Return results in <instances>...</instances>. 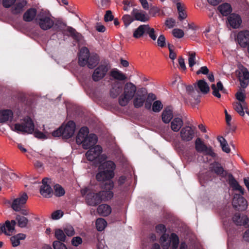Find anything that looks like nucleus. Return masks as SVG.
<instances>
[{"label": "nucleus", "mask_w": 249, "mask_h": 249, "mask_svg": "<svg viewBox=\"0 0 249 249\" xmlns=\"http://www.w3.org/2000/svg\"><path fill=\"white\" fill-rule=\"evenodd\" d=\"M243 220H244L243 225L249 227V216L248 217L247 215H244Z\"/></svg>", "instance_id": "obj_64"}, {"label": "nucleus", "mask_w": 249, "mask_h": 249, "mask_svg": "<svg viewBox=\"0 0 249 249\" xmlns=\"http://www.w3.org/2000/svg\"><path fill=\"white\" fill-rule=\"evenodd\" d=\"M183 125V121L180 118H174L171 123V128L174 132H178L179 130Z\"/></svg>", "instance_id": "obj_31"}, {"label": "nucleus", "mask_w": 249, "mask_h": 249, "mask_svg": "<svg viewBox=\"0 0 249 249\" xmlns=\"http://www.w3.org/2000/svg\"><path fill=\"white\" fill-rule=\"evenodd\" d=\"M89 135V129L87 127H82L76 137V142L78 144H82Z\"/></svg>", "instance_id": "obj_24"}, {"label": "nucleus", "mask_w": 249, "mask_h": 249, "mask_svg": "<svg viewBox=\"0 0 249 249\" xmlns=\"http://www.w3.org/2000/svg\"><path fill=\"white\" fill-rule=\"evenodd\" d=\"M178 18L180 20H183L187 17V15L184 11V7L181 3H178Z\"/></svg>", "instance_id": "obj_45"}, {"label": "nucleus", "mask_w": 249, "mask_h": 249, "mask_svg": "<svg viewBox=\"0 0 249 249\" xmlns=\"http://www.w3.org/2000/svg\"><path fill=\"white\" fill-rule=\"evenodd\" d=\"M97 212L101 216H107L111 213V209L107 204H102L98 207Z\"/></svg>", "instance_id": "obj_30"}, {"label": "nucleus", "mask_w": 249, "mask_h": 249, "mask_svg": "<svg viewBox=\"0 0 249 249\" xmlns=\"http://www.w3.org/2000/svg\"><path fill=\"white\" fill-rule=\"evenodd\" d=\"M54 249H67L65 245L59 241H55L53 243Z\"/></svg>", "instance_id": "obj_51"}, {"label": "nucleus", "mask_w": 249, "mask_h": 249, "mask_svg": "<svg viewBox=\"0 0 249 249\" xmlns=\"http://www.w3.org/2000/svg\"><path fill=\"white\" fill-rule=\"evenodd\" d=\"M52 136L54 137H63V130L61 126L58 129L52 132Z\"/></svg>", "instance_id": "obj_56"}, {"label": "nucleus", "mask_w": 249, "mask_h": 249, "mask_svg": "<svg viewBox=\"0 0 249 249\" xmlns=\"http://www.w3.org/2000/svg\"><path fill=\"white\" fill-rule=\"evenodd\" d=\"M102 148L99 145L90 148L86 153L88 160L92 161L96 164L101 163L107 159L105 154H102Z\"/></svg>", "instance_id": "obj_6"}, {"label": "nucleus", "mask_w": 249, "mask_h": 249, "mask_svg": "<svg viewBox=\"0 0 249 249\" xmlns=\"http://www.w3.org/2000/svg\"><path fill=\"white\" fill-rule=\"evenodd\" d=\"M242 20L240 15L236 14H231L227 18V23L233 29L240 27Z\"/></svg>", "instance_id": "obj_17"}, {"label": "nucleus", "mask_w": 249, "mask_h": 249, "mask_svg": "<svg viewBox=\"0 0 249 249\" xmlns=\"http://www.w3.org/2000/svg\"><path fill=\"white\" fill-rule=\"evenodd\" d=\"M36 15V10L34 8H31L24 13L23 19L26 21H31L35 18Z\"/></svg>", "instance_id": "obj_32"}, {"label": "nucleus", "mask_w": 249, "mask_h": 249, "mask_svg": "<svg viewBox=\"0 0 249 249\" xmlns=\"http://www.w3.org/2000/svg\"><path fill=\"white\" fill-rule=\"evenodd\" d=\"M16 220L18 221V225L21 228L25 227L28 222V220L27 218L20 215H18L16 217Z\"/></svg>", "instance_id": "obj_43"}, {"label": "nucleus", "mask_w": 249, "mask_h": 249, "mask_svg": "<svg viewBox=\"0 0 249 249\" xmlns=\"http://www.w3.org/2000/svg\"><path fill=\"white\" fill-rule=\"evenodd\" d=\"M235 39L241 47H247L249 43V31L243 30L239 32L236 35Z\"/></svg>", "instance_id": "obj_15"}, {"label": "nucleus", "mask_w": 249, "mask_h": 249, "mask_svg": "<svg viewBox=\"0 0 249 249\" xmlns=\"http://www.w3.org/2000/svg\"><path fill=\"white\" fill-rule=\"evenodd\" d=\"M122 20L124 24L125 27L127 26L133 21V19L130 15H125L122 18Z\"/></svg>", "instance_id": "obj_50"}, {"label": "nucleus", "mask_w": 249, "mask_h": 249, "mask_svg": "<svg viewBox=\"0 0 249 249\" xmlns=\"http://www.w3.org/2000/svg\"><path fill=\"white\" fill-rule=\"evenodd\" d=\"M36 20L40 27L43 30L51 28L54 24L51 14L47 11H41L37 16Z\"/></svg>", "instance_id": "obj_9"}, {"label": "nucleus", "mask_w": 249, "mask_h": 249, "mask_svg": "<svg viewBox=\"0 0 249 249\" xmlns=\"http://www.w3.org/2000/svg\"><path fill=\"white\" fill-rule=\"evenodd\" d=\"M146 33L153 40H156L157 36L156 31L153 28H151L148 24H146Z\"/></svg>", "instance_id": "obj_40"}, {"label": "nucleus", "mask_w": 249, "mask_h": 249, "mask_svg": "<svg viewBox=\"0 0 249 249\" xmlns=\"http://www.w3.org/2000/svg\"><path fill=\"white\" fill-rule=\"evenodd\" d=\"M238 102L233 104L234 109L241 116H243L246 112L249 116L248 105L245 102L246 94L244 91H238L235 94Z\"/></svg>", "instance_id": "obj_8"}, {"label": "nucleus", "mask_w": 249, "mask_h": 249, "mask_svg": "<svg viewBox=\"0 0 249 249\" xmlns=\"http://www.w3.org/2000/svg\"><path fill=\"white\" fill-rule=\"evenodd\" d=\"M146 24L140 25L135 29L133 33V37L136 39H139L142 37L146 33Z\"/></svg>", "instance_id": "obj_28"}, {"label": "nucleus", "mask_w": 249, "mask_h": 249, "mask_svg": "<svg viewBox=\"0 0 249 249\" xmlns=\"http://www.w3.org/2000/svg\"><path fill=\"white\" fill-rule=\"evenodd\" d=\"M104 19L105 21L106 22L111 21L113 20V16L112 14L111 11L108 10L106 12V13L104 17Z\"/></svg>", "instance_id": "obj_57"}, {"label": "nucleus", "mask_w": 249, "mask_h": 249, "mask_svg": "<svg viewBox=\"0 0 249 249\" xmlns=\"http://www.w3.org/2000/svg\"><path fill=\"white\" fill-rule=\"evenodd\" d=\"M54 193L55 196L59 197L63 196L65 194V191L61 186L56 184L54 186Z\"/></svg>", "instance_id": "obj_42"}, {"label": "nucleus", "mask_w": 249, "mask_h": 249, "mask_svg": "<svg viewBox=\"0 0 249 249\" xmlns=\"http://www.w3.org/2000/svg\"><path fill=\"white\" fill-rule=\"evenodd\" d=\"M99 61V58L97 55L89 56V51L86 47L81 49L79 55V64L80 66H84L88 65L90 69L95 67Z\"/></svg>", "instance_id": "obj_4"}, {"label": "nucleus", "mask_w": 249, "mask_h": 249, "mask_svg": "<svg viewBox=\"0 0 249 249\" xmlns=\"http://www.w3.org/2000/svg\"><path fill=\"white\" fill-rule=\"evenodd\" d=\"M178 63L180 69L183 71H185L186 70V65L184 59L182 57H179L178 58Z\"/></svg>", "instance_id": "obj_63"}, {"label": "nucleus", "mask_w": 249, "mask_h": 249, "mask_svg": "<svg viewBox=\"0 0 249 249\" xmlns=\"http://www.w3.org/2000/svg\"><path fill=\"white\" fill-rule=\"evenodd\" d=\"M165 37L163 35H160L157 39V45L161 48L165 46Z\"/></svg>", "instance_id": "obj_49"}, {"label": "nucleus", "mask_w": 249, "mask_h": 249, "mask_svg": "<svg viewBox=\"0 0 249 249\" xmlns=\"http://www.w3.org/2000/svg\"><path fill=\"white\" fill-rule=\"evenodd\" d=\"M156 230L158 233H162L166 231V227L164 225L159 224L156 226Z\"/></svg>", "instance_id": "obj_60"}, {"label": "nucleus", "mask_w": 249, "mask_h": 249, "mask_svg": "<svg viewBox=\"0 0 249 249\" xmlns=\"http://www.w3.org/2000/svg\"><path fill=\"white\" fill-rule=\"evenodd\" d=\"M16 221L7 220L4 223H0V235L2 233L7 236H11L15 233Z\"/></svg>", "instance_id": "obj_12"}, {"label": "nucleus", "mask_w": 249, "mask_h": 249, "mask_svg": "<svg viewBox=\"0 0 249 249\" xmlns=\"http://www.w3.org/2000/svg\"><path fill=\"white\" fill-rule=\"evenodd\" d=\"M96 227L98 231H102L107 225V221L102 218H98L96 221Z\"/></svg>", "instance_id": "obj_38"}, {"label": "nucleus", "mask_w": 249, "mask_h": 249, "mask_svg": "<svg viewBox=\"0 0 249 249\" xmlns=\"http://www.w3.org/2000/svg\"><path fill=\"white\" fill-rule=\"evenodd\" d=\"M181 139L184 141H189L191 140L194 136V132L190 126H185L183 127L180 132Z\"/></svg>", "instance_id": "obj_21"}, {"label": "nucleus", "mask_w": 249, "mask_h": 249, "mask_svg": "<svg viewBox=\"0 0 249 249\" xmlns=\"http://www.w3.org/2000/svg\"><path fill=\"white\" fill-rule=\"evenodd\" d=\"M82 243V239L81 237L77 236L73 237L71 240L72 245L77 247Z\"/></svg>", "instance_id": "obj_55"}, {"label": "nucleus", "mask_w": 249, "mask_h": 249, "mask_svg": "<svg viewBox=\"0 0 249 249\" xmlns=\"http://www.w3.org/2000/svg\"><path fill=\"white\" fill-rule=\"evenodd\" d=\"M163 107L162 104L160 101H155L153 104L152 110L154 112H158L160 111Z\"/></svg>", "instance_id": "obj_47"}, {"label": "nucleus", "mask_w": 249, "mask_h": 249, "mask_svg": "<svg viewBox=\"0 0 249 249\" xmlns=\"http://www.w3.org/2000/svg\"><path fill=\"white\" fill-rule=\"evenodd\" d=\"M15 1L16 0H3V5L5 7L8 8L10 7Z\"/></svg>", "instance_id": "obj_62"}, {"label": "nucleus", "mask_w": 249, "mask_h": 249, "mask_svg": "<svg viewBox=\"0 0 249 249\" xmlns=\"http://www.w3.org/2000/svg\"><path fill=\"white\" fill-rule=\"evenodd\" d=\"M209 72V69L206 66H203L200 68V69L196 72L197 74L200 73L203 74H206Z\"/></svg>", "instance_id": "obj_61"}, {"label": "nucleus", "mask_w": 249, "mask_h": 249, "mask_svg": "<svg viewBox=\"0 0 249 249\" xmlns=\"http://www.w3.org/2000/svg\"><path fill=\"white\" fill-rule=\"evenodd\" d=\"M99 166V172L96 175V179L100 181L108 180L106 184H107L110 179L113 178L114 176V171L116 165L115 163L111 161H104Z\"/></svg>", "instance_id": "obj_2"}, {"label": "nucleus", "mask_w": 249, "mask_h": 249, "mask_svg": "<svg viewBox=\"0 0 249 249\" xmlns=\"http://www.w3.org/2000/svg\"><path fill=\"white\" fill-rule=\"evenodd\" d=\"M13 118V112L11 109L0 110V123L11 121Z\"/></svg>", "instance_id": "obj_23"}, {"label": "nucleus", "mask_w": 249, "mask_h": 249, "mask_svg": "<svg viewBox=\"0 0 249 249\" xmlns=\"http://www.w3.org/2000/svg\"><path fill=\"white\" fill-rule=\"evenodd\" d=\"M196 150L199 153H203L206 155H209L212 157L215 156V154L211 146H207L200 138H197L195 142Z\"/></svg>", "instance_id": "obj_11"}, {"label": "nucleus", "mask_w": 249, "mask_h": 249, "mask_svg": "<svg viewBox=\"0 0 249 249\" xmlns=\"http://www.w3.org/2000/svg\"><path fill=\"white\" fill-rule=\"evenodd\" d=\"M131 14L137 20L145 22L149 19V17L146 13L142 10L134 9L132 11Z\"/></svg>", "instance_id": "obj_22"}, {"label": "nucleus", "mask_w": 249, "mask_h": 249, "mask_svg": "<svg viewBox=\"0 0 249 249\" xmlns=\"http://www.w3.org/2000/svg\"><path fill=\"white\" fill-rule=\"evenodd\" d=\"M113 186V182L109 181L107 184L105 185V189L107 190L101 191L98 193H88L86 198L87 203L89 205L95 206L100 204L103 200L106 201L111 199L113 196V194L111 191Z\"/></svg>", "instance_id": "obj_1"}, {"label": "nucleus", "mask_w": 249, "mask_h": 249, "mask_svg": "<svg viewBox=\"0 0 249 249\" xmlns=\"http://www.w3.org/2000/svg\"><path fill=\"white\" fill-rule=\"evenodd\" d=\"M232 205L240 211H245L248 208L247 201L242 196L237 194L234 196Z\"/></svg>", "instance_id": "obj_14"}, {"label": "nucleus", "mask_w": 249, "mask_h": 249, "mask_svg": "<svg viewBox=\"0 0 249 249\" xmlns=\"http://www.w3.org/2000/svg\"><path fill=\"white\" fill-rule=\"evenodd\" d=\"M217 139L220 143L222 150L227 153H229L231 150L226 140L222 137H218Z\"/></svg>", "instance_id": "obj_37"}, {"label": "nucleus", "mask_w": 249, "mask_h": 249, "mask_svg": "<svg viewBox=\"0 0 249 249\" xmlns=\"http://www.w3.org/2000/svg\"><path fill=\"white\" fill-rule=\"evenodd\" d=\"M172 33L175 37L178 38L182 37L184 36L183 31L179 29H174L172 31Z\"/></svg>", "instance_id": "obj_53"}, {"label": "nucleus", "mask_w": 249, "mask_h": 249, "mask_svg": "<svg viewBox=\"0 0 249 249\" xmlns=\"http://www.w3.org/2000/svg\"><path fill=\"white\" fill-rule=\"evenodd\" d=\"M137 91L136 86L131 82L126 83L124 88L123 93L119 97V104L124 107L128 105L134 97Z\"/></svg>", "instance_id": "obj_3"}, {"label": "nucleus", "mask_w": 249, "mask_h": 249, "mask_svg": "<svg viewBox=\"0 0 249 249\" xmlns=\"http://www.w3.org/2000/svg\"><path fill=\"white\" fill-rule=\"evenodd\" d=\"M243 216H241L239 214H236L233 217V220L237 225H243L244 221L243 220Z\"/></svg>", "instance_id": "obj_48"}, {"label": "nucleus", "mask_w": 249, "mask_h": 249, "mask_svg": "<svg viewBox=\"0 0 249 249\" xmlns=\"http://www.w3.org/2000/svg\"><path fill=\"white\" fill-rule=\"evenodd\" d=\"M229 183L234 190L239 191L242 194H244L243 188L238 184V182L232 177V176H231L230 178Z\"/></svg>", "instance_id": "obj_36"}, {"label": "nucleus", "mask_w": 249, "mask_h": 249, "mask_svg": "<svg viewBox=\"0 0 249 249\" xmlns=\"http://www.w3.org/2000/svg\"><path fill=\"white\" fill-rule=\"evenodd\" d=\"M173 116L172 110L169 107H166L162 113V120L166 124L169 123L172 119Z\"/></svg>", "instance_id": "obj_27"}, {"label": "nucleus", "mask_w": 249, "mask_h": 249, "mask_svg": "<svg viewBox=\"0 0 249 249\" xmlns=\"http://www.w3.org/2000/svg\"><path fill=\"white\" fill-rule=\"evenodd\" d=\"M108 69L105 65H100L96 68L92 74L93 80L98 81L103 78L106 75Z\"/></svg>", "instance_id": "obj_18"}, {"label": "nucleus", "mask_w": 249, "mask_h": 249, "mask_svg": "<svg viewBox=\"0 0 249 249\" xmlns=\"http://www.w3.org/2000/svg\"><path fill=\"white\" fill-rule=\"evenodd\" d=\"M55 236L60 241H65L66 235L63 230L60 229H57L55 230Z\"/></svg>", "instance_id": "obj_44"}, {"label": "nucleus", "mask_w": 249, "mask_h": 249, "mask_svg": "<svg viewBox=\"0 0 249 249\" xmlns=\"http://www.w3.org/2000/svg\"><path fill=\"white\" fill-rule=\"evenodd\" d=\"M49 180L48 178H44L42 180V185L40 187V192L41 195L45 197H50L53 194V191L50 186L48 184Z\"/></svg>", "instance_id": "obj_20"}, {"label": "nucleus", "mask_w": 249, "mask_h": 249, "mask_svg": "<svg viewBox=\"0 0 249 249\" xmlns=\"http://www.w3.org/2000/svg\"><path fill=\"white\" fill-rule=\"evenodd\" d=\"M28 198L26 193H23L20 194L18 197L13 200L11 205L12 209L16 212L20 211L26 204Z\"/></svg>", "instance_id": "obj_13"}, {"label": "nucleus", "mask_w": 249, "mask_h": 249, "mask_svg": "<svg viewBox=\"0 0 249 249\" xmlns=\"http://www.w3.org/2000/svg\"><path fill=\"white\" fill-rule=\"evenodd\" d=\"M212 165L213 171L216 174L219 175H223L224 172V169L219 163L215 162Z\"/></svg>", "instance_id": "obj_41"}, {"label": "nucleus", "mask_w": 249, "mask_h": 249, "mask_svg": "<svg viewBox=\"0 0 249 249\" xmlns=\"http://www.w3.org/2000/svg\"><path fill=\"white\" fill-rule=\"evenodd\" d=\"M196 88V90L204 94L207 93L210 90V87L205 80H198Z\"/></svg>", "instance_id": "obj_26"}, {"label": "nucleus", "mask_w": 249, "mask_h": 249, "mask_svg": "<svg viewBox=\"0 0 249 249\" xmlns=\"http://www.w3.org/2000/svg\"><path fill=\"white\" fill-rule=\"evenodd\" d=\"M212 89L213 90V94L218 98H220L221 97V94L219 93V91H221L222 92H225V89H224L223 85L220 81L217 83L216 86L215 84H213L212 85Z\"/></svg>", "instance_id": "obj_29"}, {"label": "nucleus", "mask_w": 249, "mask_h": 249, "mask_svg": "<svg viewBox=\"0 0 249 249\" xmlns=\"http://www.w3.org/2000/svg\"><path fill=\"white\" fill-rule=\"evenodd\" d=\"M35 124L29 117H25L21 120L20 123H16L11 127L12 130L17 132L32 134L35 130Z\"/></svg>", "instance_id": "obj_5"}, {"label": "nucleus", "mask_w": 249, "mask_h": 249, "mask_svg": "<svg viewBox=\"0 0 249 249\" xmlns=\"http://www.w3.org/2000/svg\"><path fill=\"white\" fill-rule=\"evenodd\" d=\"M26 4V2L24 0H22L21 2H17L13 9V12L14 14L19 13L23 10V8Z\"/></svg>", "instance_id": "obj_39"}, {"label": "nucleus", "mask_w": 249, "mask_h": 249, "mask_svg": "<svg viewBox=\"0 0 249 249\" xmlns=\"http://www.w3.org/2000/svg\"><path fill=\"white\" fill-rule=\"evenodd\" d=\"M160 244L162 249H178L179 239L175 233L170 235L164 233L160 238Z\"/></svg>", "instance_id": "obj_7"}, {"label": "nucleus", "mask_w": 249, "mask_h": 249, "mask_svg": "<svg viewBox=\"0 0 249 249\" xmlns=\"http://www.w3.org/2000/svg\"><path fill=\"white\" fill-rule=\"evenodd\" d=\"M63 215V212L61 210H57L52 214V218L53 220H57Z\"/></svg>", "instance_id": "obj_52"}, {"label": "nucleus", "mask_w": 249, "mask_h": 249, "mask_svg": "<svg viewBox=\"0 0 249 249\" xmlns=\"http://www.w3.org/2000/svg\"><path fill=\"white\" fill-rule=\"evenodd\" d=\"M146 96L144 94H136L133 100V105L135 107H142L145 101Z\"/></svg>", "instance_id": "obj_25"}, {"label": "nucleus", "mask_w": 249, "mask_h": 249, "mask_svg": "<svg viewBox=\"0 0 249 249\" xmlns=\"http://www.w3.org/2000/svg\"><path fill=\"white\" fill-rule=\"evenodd\" d=\"M218 9L220 13L224 16L228 15L232 11L231 5L228 3H224L219 5Z\"/></svg>", "instance_id": "obj_34"}, {"label": "nucleus", "mask_w": 249, "mask_h": 249, "mask_svg": "<svg viewBox=\"0 0 249 249\" xmlns=\"http://www.w3.org/2000/svg\"><path fill=\"white\" fill-rule=\"evenodd\" d=\"M97 137L94 134H89L82 143L84 149H87L92 148L97 142Z\"/></svg>", "instance_id": "obj_19"}, {"label": "nucleus", "mask_w": 249, "mask_h": 249, "mask_svg": "<svg viewBox=\"0 0 249 249\" xmlns=\"http://www.w3.org/2000/svg\"><path fill=\"white\" fill-rule=\"evenodd\" d=\"M188 63L190 67H192L196 64V53L190 52L188 53Z\"/></svg>", "instance_id": "obj_46"}, {"label": "nucleus", "mask_w": 249, "mask_h": 249, "mask_svg": "<svg viewBox=\"0 0 249 249\" xmlns=\"http://www.w3.org/2000/svg\"><path fill=\"white\" fill-rule=\"evenodd\" d=\"M26 235L23 233H18L11 237L10 240L13 247H17L20 244V241L24 240Z\"/></svg>", "instance_id": "obj_33"}, {"label": "nucleus", "mask_w": 249, "mask_h": 249, "mask_svg": "<svg viewBox=\"0 0 249 249\" xmlns=\"http://www.w3.org/2000/svg\"><path fill=\"white\" fill-rule=\"evenodd\" d=\"M61 127L63 138L69 139L73 135L75 129V124L73 121H69L66 125H62Z\"/></svg>", "instance_id": "obj_16"}, {"label": "nucleus", "mask_w": 249, "mask_h": 249, "mask_svg": "<svg viewBox=\"0 0 249 249\" xmlns=\"http://www.w3.org/2000/svg\"><path fill=\"white\" fill-rule=\"evenodd\" d=\"M110 75L113 78L118 80H124L126 78L124 73L116 69H113L110 71Z\"/></svg>", "instance_id": "obj_35"}, {"label": "nucleus", "mask_w": 249, "mask_h": 249, "mask_svg": "<svg viewBox=\"0 0 249 249\" xmlns=\"http://www.w3.org/2000/svg\"><path fill=\"white\" fill-rule=\"evenodd\" d=\"M65 233L69 236H71L74 234V230L71 226H67L64 229Z\"/></svg>", "instance_id": "obj_54"}, {"label": "nucleus", "mask_w": 249, "mask_h": 249, "mask_svg": "<svg viewBox=\"0 0 249 249\" xmlns=\"http://www.w3.org/2000/svg\"><path fill=\"white\" fill-rule=\"evenodd\" d=\"M236 73L240 82L241 86L243 88L247 87L249 82V72L248 70L243 66H240L238 67Z\"/></svg>", "instance_id": "obj_10"}, {"label": "nucleus", "mask_w": 249, "mask_h": 249, "mask_svg": "<svg viewBox=\"0 0 249 249\" xmlns=\"http://www.w3.org/2000/svg\"><path fill=\"white\" fill-rule=\"evenodd\" d=\"M176 24V21L174 19L169 18L165 21V25L169 28H173Z\"/></svg>", "instance_id": "obj_59"}, {"label": "nucleus", "mask_w": 249, "mask_h": 249, "mask_svg": "<svg viewBox=\"0 0 249 249\" xmlns=\"http://www.w3.org/2000/svg\"><path fill=\"white\" fill-rule=\"evenodd\" d=\"M34 135L36 137L39 138V139H46L47 137H46L45 135L42 133L41 132L38 131V130L35 128V130L33 132Z\"/></svg>", "instance_id": "obj_58"}]
</instances>
